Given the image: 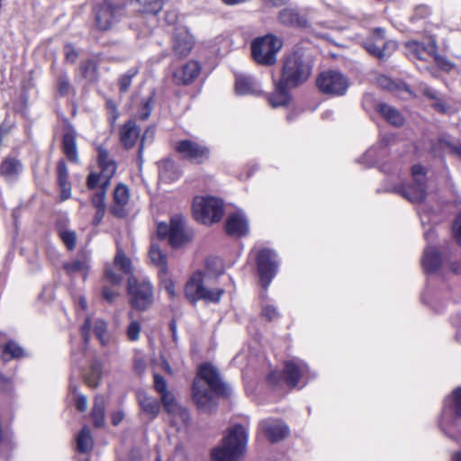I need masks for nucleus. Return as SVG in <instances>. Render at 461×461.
I'll return each instance as SVG.
<instances>
[{
	"instance_id": "obj_4",
	"label": "nucleus",
	"mask_w": 461,
	"mask_h": 461,
	"mask_svg": "<svg viewBox=\"0 0 461 461\" xmlns=\"http://www.w3.org/2000/svg\"><path fill=\"white\" fill-rule=\"evenodd\" d=\"M311 71L310 62L303 53L295 51L286 56L280 80L287 86L295 87L309 78Z\"/></svg>"
},
{
	"instance_id": "obj_14",
	"label": "nucleus",
	"mask_w": 461,
	"mask_h": 461,
	"mask_svg": "<svg viewBox=\"0 0 461 461\" xmlns=\"http://www.w3.org/2000/svg\"><path fill=\"white\" fill-rule=\"evenodd\" d=\"M308 366L301 360H290L285 363V369L282 374L272 372L269 375V380L274 384L279 383V376L282 375L287 385L294 387L298 384L299 380L306 374Z\"/></svg>"
},
{
	"instance_id": "obj_46",
	"label": "nucleus",
	"mask_w": 461,
	"mask_h": 461,
	"mask_svg": "<svg viewBox=\"0 0 461 461\" xmlns=\"http://www.w3.org/2000/svg\"><path fill=\"white\" fill-rule=\"evenodd\" d=\"M101 376H102L101 365L98 363H95L92 366V370H91L90 375H88L86 377V382L87 383V384L89 386L96 387L98 384V380L101 378Z\"/></svg>"
},
{
	"instance_id": "obj_20",
	"label": "nucleus",
	"mask_w": 461,
	"mask_h": 461,
	"mask_svg": "<svg viewBox=\"0 0 461 461\" xmlns=\"http://www.w3.org/2000/svg\"><path fill=\"white\" fill-rule=\"evenodd\" d=\"M225 230L228 235L237 238L249 233V223L242 210H237L228 214L225 222Z\"/></svg>"
},
{
	"instance_id": "obj_1",
	"label": "nucleus",
	"mask_w": 461,
	"mask_h": 461,
	"mask_svg": "<svg viewBox=\"0 0 461 461\" xmlns=\"http://www.w3.org/2000/svg\"><path fill=\"white\" fill-rule=\"evenodd\" d=\"M222 272V264L219 258H208L204 271H195L187 280L185 287L186 299L194 303L203 300L211 303H219L224 291L214 287L217 277Z\"/></svg>"
},
{
	"instance_id": "obj_49",
	"label": "nucleus",
	"mask_w": 461,
	"mask_h": 461,
	"mask_svg": "<svg viewBox=\"0 0 461 461\" xmlns=\"http://www.w3.org/2000/svg\"><path fill=\"white\" fill-rule=\"evenodd\" d=\"M105 191L106 189L98 190L92 197V203L95 209H105Z\"/></svg>"
},
{
	"instance_id": "obj_19",
	"label": "nucleus",
	"mask_w": 461,
	"mask_h": 461,
	"mask_svg": "<svg viewBox=\"0 0 461 461\" xmlns=\"http://www.w3.org/2000/svg\"><path fill=\"white\" fill-rule=\"evenodd\" d=\"M176 151L185 158L201 164L209 158V149L198 142L185 140L177 143Z\"/></svg>"
},
{
	"instance_id": "obj_62",
	"label": "nucleus",
	"mask_w": 461,
	"mask_h": 461,
	"mask_svg": "<svg viewBox=\"0 0 461 461\" xmlns=\"http://www.w3.org/2000/svg\"><path fill=\"white\" fill-rule=\"evenodd\" d=\"M158 367L164 370L166 373H167L170 375H173V371H172V368H171L169 363L163 357L160 359L159 363L158 364Z\"/></svg>"
},
{
	"instance_id": "obj_58",
	"label": "nucleus",
	"mask_w": 461,
	"mask_h": 461,
	"mask_svg": "<svg viewBox=\"0 0 461 461\" xmlns=\"http://www.w3.org/2000/svg\"><path fill=\"white\" fill-rule=\"evenodd\" d=\"M154 133H155V131L154 129L152 128H149L146 130V131L144 132L142 138H141V140H140V149H139V156L140 157L141 154H142V150H143V147H144V143L145 141L148 140V139H152L153 136H154Z\"/></svg>"
},
{
	"instance_id": "obj_11",
	"label": "nucleus",
	"mask_w": 461,
	"mask_h": 461,
	"mask_svg": "<svg viewBox=\"0 0 461 461\" xmlns=\"http://www.w3.org/2000/svg\"><path fill=\"white\" fill-rule=\"evenodd\" d=\"M413 184L399 190L400 194L411 203H420L426 197V172L422 166L414 165L411 168Z\"/></svg>"
},
{
	"instance_id": "obj_28",
	"label": "nucleus",
	"mask_w": 461,
	"mask_h": 461,
	"mask_svg": "<svg viewBox=\"0 0 461 461\" xmlns=\"http://www.w3.org/2000/svg\"><path fill=\"white\" fill-rule=\"evenodd\" d=\"M288 87L289 86L281 80L276 83L274 92L268 96V102L271 106L279 107L288 104L290 100V95L287 90Z\"/></svg>"
},
{
	"instance_id": "obj_51",
	"label": "nucleus",
	"mask_w": 461,
	"mask_h": 461,
	"mask_svg": "<svg viewBox=\"0 0 461 461\" xmlns=\"http://www.w3.org/2000/svg\"><path fill=\"white\" fill-rule=\"evenodd\" d=\"M452 231L457 243L461 244V213H459L455 219L452 226Z\"/></svg>"
},
{
	"instance_id": "obj_30",
	"label": "nucleus",
	"mask_w": 461,
	"mask_h": 461,
	"mask_svg": "<svg viewBox=\"0 0 461 461\" xmlns=\"http://www.w3.org/2000/svg\"><path fill=\"white\" fill-rule=\"evenodd\" d=\"M376 111L392 125L401 126L404 122L402 115L396 109L386 104H378Z\"/></svg>"
},
{
	"instance_id": "obj_32",
	"label": "nucleus",
	"mask_w": 461,
	"mask_h": 461,
	"mask_svg": "<svg viewBox=\"0 0 461 461\" xmlns=\"http://www.w3.org/2000/svg\"><path fill=\"white\" fill-rule=\"evenodd\" d=\"M113 197L117 206L112 209V212L122 217L123 216L122 207L127 204L130 198L129 189L124 185H119L114 190Z\"/></svg>"
},
{
	"instance_id": "obj_63",
	"label": "nucleus",
	"mask_w": 461,
	"mask_h": 461,
	"mask_svg": "<svg viewBox=\"0 0 461 461\" xmlns=\"http://www.w3.org/2000/svg\"><path fill=\"white\" fill-rule=\"evenodd\" d=\"M105 213V209H96L95 214L94 216L93 222L95 225H97L101 222Z\"/></svg>"
},
{
	"instance_id": "obj_38",
	"label": "nucleus",
	"mask_w": 461,
	"mask_h": 461,
	"mask_svg": "<svg viewBox=\"0 0 461 461\" xmlns=\"http://www.w3.org/2000/svg\"><path fill=\"white\" fill-rule=\"evenodd\" d=\"M77 447L81 453L89 452L93 448V438L89 427L84 426L77 435Z\"/></svg>"
},
{
	"instance_id": "obj_31",
	"label": "nucleus",
	"mask_w": 461,
	"mask_h": 461,
	"mask_svg": "<svg viewBox=\"0 0 461 461\" xmlns=\"http://www.w3.org/2000/svg\"><path fill=\"white\" fill-rule=\"evenodd\" d=\"M76 137V133L73 131H70L64 134L62 140V147L65 155L71 162L75 163L78 161Z\"/></svg>"
},
{
	"instance_id": "obj_8",
	"label": "nucleus",
	"mask_w": 461,
	"mask_h": 461,
	"mask_svg": "<svg viewBox=\"0 0 461 461\" xmlns=\"http://www.w3.org/2000/svg\"><path fill=\"white\" fill-rule=\"evenodd\" d=\"M128 294L131 306L140 311L149 309L154 302V288L146 278L130 277Z\"/></svg>"
},
{
	"instance_id": "obj_61",
	"label": "nucleus",
	"mask_w": 461,
	"mask_h": 461,
	"mask_svg": "<svg viewBox=\"0 0 461 461\" xmlns=\"http://www.w3.org/2000/svg\"><path fill=\"white\" fill-rule=\"evenodd\" d=\"M112 423L114 426L119 425L124 419V413L122 411H115L111 414Z\"/></svg>"
},
{
	"instance_id": "obj_23",
	"label": "nucleus",
	"mask_w": 461,
	"mask_h": 461,
	"mask_svg": "<svg viewBox=\"0 0 461 461\" xmlns=\"http://www.w3.org/2000/svg\"><path fill=\"white\" fill-rule=\"evenodd\" d=\"M200 70V65L196 61L190 60L175 72L174 78L178 84L187 85L199 75Z\"/></svg>"
},
{
	"instance_id": "obj_42",
	"label": "nucleus",
	"mask_w": 461,
	"mask_h": 461,
	"mask_svg": "<svg viewBox=\"0 0 461 461\" xmlns=\"http://www.w3.org/2000/svg\"><path fill=\"white\" fill-rule=\"evenodd\" d=\"M144 13L157 14L163 8L162 0H137Z\"/></svg>"
},
{
	"instance_id": "obj_25",
	"label": "nucleus",
	"mask_w": 461,
	"mask_h": 461,
	"mask_svg": "<svg viewBox=\"0 0 461 461\" xmlns=\"http://www.w3.org/2000/svg\"><path fill=\"white\" fill-rule=\"evenodd\" d=\"M421 264L426 273L437 271L441 265V257L439 251L429 245L424 250Z\"/></svg>"
},
{
	"instance_id": "obj_37",
	"label": "nucleus",
	"mask_w": 461,
	"mask_h": 461,
	"mask_svg": "<svg viewBox=\"0 0 461 461\" xmlns=\"http://www.w3.org/2000/svg\"><path fill=\"white\" fill-rule=\"evenodd\" d=\"M91 415L94 420V424L95 427H102L104 425L105 399L104 396H95Z\"/></svg>"
},
{
	"instance_id": "obj_22",
	"label": "nucleus",
	"mask_w": 461,
	"mask_h": 461,
	"mask_svg": "<svg viewBox=\"0 0 461 461\" xmlns=\"http://www.w3.org/2000/svg\"><path fill=\"white\" fill-rule=\"evenodd\" d=\"M259 430L270 442L285 438L289 432L288 427L280 420L266 419L259 423Z\"/></svg>"
},
{
	"instance_id": "obj_15",
	"label": "nucleus",
	"mask_w": 461,
	"mask_h": 461,
	"mask_svg": "<svg viewBox=\"0 0 461 461\" xmlns=\"http://www.w3.org/2000/svg\"><path fill=\"white\" fill-rule=\"evenodd\" d=\"M257 266L261 285L267 288L277 270L276 253L271 249H262L257 257Z\"/></svg>"
},
{
	"instance_id": "obj_24",
	"label": "nucleus",
	"mask_w": 461,
	"mask_h": 461,
	"mask_svg": "<svg viewBox=\"0 0 461 461\" xmlns=\"http://www.w3.org/2000/svg\"><path fill=\"white\" fill-rule=\"evenodd\" d=\"M160 400L168 414L178 416L184 422L188 420V412L176 402L174 394L170 391L160 394Z\"/></svg>"
},
{
	"instance_id": "obj_64",
	"label": "nucleus",
	"mask_w": 461,
	"mask_h": 461,
	"mask_svg": "<svg viewBox=\"0 0 461 461\" xmlns=\"http://www.w3.org/2000/svg\"><path fill=\"white\" fill-rule=\"evenodd\" d=\"M177 19V15L175 13H167V15H166V21L168 23H174Z\"/></svg>"
},
{
	"instance_id": "obj_59",
	"label": "nucleus",
	"mask_w": 461,
	"mask_h": 461,
	"mask_svg": "<svg viewBox=\"0 0 461 461\" xmlns=\"http://www.w3.org/2000/svg\"><path fill=\"white\" fill-rule=\"evenodd\" d=\"M118 295V292L115 289L109 288L104 286L103 289V296L108 302H113L116 296Z\"/></svg>"
},
{
	"instance_id": "obj_41",
	"label": "nucleus",
	"mask_w": 461,
	"mask_h": 461,
	"mask_svg": "<svg viewBox=\"0 0 461 461\" xmlns=\"http://www.w3.org/2000/svg\"><path fill=\"white\" fill-rule=\"evenodd\" d=\"M139 73V69L136 67L131 68L127 72L122 74L119 78V88L120 91L125 93L129 90L131 85L132 78Z\"/></svg>"
},
{
	"instance_id": "obj_43",
	"label": "nucleus",
	"mask_w": 461,
	"mask_h": 461,
	"mask_svg": "<svg viewBox=\"0 0 461 461\" xmlns=\"http://www.w3.org/2000/svg\"><path fill=\"white\" fill-rule=\"evenodd\" d=\"M88 263L86 260H74L70 263L65 265V269L68 274H75L77 272H82L84 275V278H86V272L88 270Z\"/></svg>"
},
{
	"instance_id": "obj_44",
	"label": "nucleus",
	"mask_w": 461,
	"mask_h": 461,
	"mask_svg": "<svg viewBox=\"0 0 461 461\" xmlns=\"http://www.w3.org/2000/svg\"><path fill=\"white\" fill-rule=\"evenodd\" d=\"M94 332L103 345H106L109 342L107 324L103 320H97L95 321Z\"/></svg>"
},
{
	"instance_id": "obj_34",
	"label": "nucleus",
	"mask_w": 461,
	"mask_h": 461,
	"mask_svg": "<svg viewBox=\"0 0 461 461\" xmlns=\"http://www.w3.org/2000/svg\"><path fill=\"white\" fill-rule=\"evenodd\" d=\"M149 255L151 262L158 268V274H167V256L158 244H151Z\"/></svg>"
},
{
	"instance_id": "obj_27",
	"label": "nucleus",
	"mask_w": 461,
	"mask_h": 461,
	"mask_svg": "<svg viewBox=\"0 0 461 461\" xmlns=\"http://www.w3.org/2000/svg\"><path fill=\"white\" fill-rule=\"evenodd\" d=\"M235 90L239 95H258L261 93L258 84L249 76L236 77Z\"/></svg>"
},
{
	"instance_id": "obj_10",
	"label": "nucleus",
	"mask_w": 461,
	"mask_h": 461,
	"mask_svg": "<svg viewBox=\"0 0 461 461\" xmlns=\"http://www.w3.org/2000/svg\"><path fill=\"white\" fill-rule=\"evenodd\" d=\"M457 418H461V387L456 388L452 395L445 401L439 418V426L445 433L456 425Z\"/></svg>"
},
{
	"instance_id": "obj_55",
	"label": "nucleus",
	"mask_w": 461,
	"mask_h": 461,
	"mask_svg": "<svg viewBox=\"0 0 461 461\" xmlns=\"http://www.w3.org/2000/svg\"><path fill=\"white\" fill-rule=\"evenodd\" d=\"M66 59L70 62H75L77 58V52L71 44H67L64 48Z\"/></svg>"
},
{
	"instance_id": "obj_60",
	"label": "nucleus",
	"mask_w": 461,
	"mask_h": 461,
	"mask_svg": "<svg viewBox=\"0 0 461 461\" xmlns=\"http://www.w3.org/2000/svg\"><path fill=\"white\" fill-rule=\"evenodd\" d=\"M91 328V321L89 318H86L85 323L82 327L81 333L85 342H87L89 339V330Z\"/></svg>"
},
{
	"instance_id": "obj_21",
	"label": "nucleus",
	"mask_w": 461,
	"mask_h": 461,
	"mask_svg": "<svg viewBox=\"0 0 461 461\" xmlns=\"http://www.w3.org/2000/svg\"><path fill=\"white\" fill-rule=\"evenodd\" d=\"M194 45V37L190 34L186 27L179 26L175 29L172 37V49L176 56H187Z\"/></svg>"
},
{
	"instance_id": "obj_45",
	"label": "nucleus",
	"mask_w": 461,
	"mask_h": 461,
	"mask_svg": "<svg viewBox=\"0 0 461 461\" xmlns=\"http://www.w3.org/2000/svg\"><path fill=\"white\" fill-rule=\"evenodd\" d=\"M129 317L131 319V321L127 327V330H126L127 338L131 341H136L139 339L140 333L141 330V326L138 321L133 319L131 312H129Z\"/></svg>"
},
{
	"instance_id": "obj_57",
	"label": "nucleus",
	"mask_w": 461,
	"mask_h": 461,
	"mask_svg": "<svg viewBox=\"0 0 461 461\" xmlns=\"http://www.w3.org/2000/svg\"><path fill=\"white\" fill-rule=\"evenodd\" d=\"M262 313L269 321H272L277 317L276 309L271 305L265 306L263 308Z\"/></svg>"
},
{
	"instance_id": "obj_48",
	"label": "nucleus",
	"mask_w": 461,
	"mask_h": 461,
	"mask_svg": "<svg viewBox=\"0 0 461 461\" xmlns=\"http://www.w3.org/2000/svg\"><path fill=\"white\" fill-rule=\"evenodd\" d=\"M59 236L68 249H73L76 247L77 239L74 231L63 230Z\"/></svg>"
},
{
	"instance_id": "obj_12",
	"label": "nucleus",
	"mask_w": 461,
	"mask_h": 461,
	"mask_svg": "<svg viewBox=\"0 0 461 461\" xmlns=\"http://www.w3.org/2000/svg\"><path fill=\"white\" fill-rule=\"evenodd\" d=\"M408 55L420 60H426L429 58H433L441 68L449 70L452 65L445 60L437 53V46L435 41H430L427 45L418 41H408L405 44Z\"/></svg>"
},
{
	"instance_id": "obj_54",
	"label": "nucleus",
	"mask_w": 461,
	"mask_h": 461,
	"mask_svg": "<svg viewBox=\"0 0 461 461\" xmlns=\"http://www.w3.org/2000/svg\"><path fill=\"white\" fill-rule=\"evenodd\" d=\"M58 88L61 95L68 93L69 88V81L67 76H60L58 80Z\"/></svg>"
},
{
	"instance_id": "obj_56",
	"label": "nucleus",
	"mask_w": 461,
	"mask_h": 461,
	"mask_svg": "<svg viewBox=\"0 0 461 461\" xmlns=\"http://www.w3.org/2000/svg\"><path fill=\"white\" fill-rule=\"evenodd\" d=\"M76 407L80 411H85L87 409V399L83 394L76 395L75 399Z\"/></svg>"
},
{
	"instance_id": "obj_17",
	"label": "nucleus",
	"mask_w": 461,
	"mask_h": 461,
	"mask_svg": "<svg viewBox=\"0 0 461 461\" xmlns=\"http://www.w3.org/2000/svg\"><path fill=\"white\" fill-rule=\"evenodd\" d=\"M117 270H120L122 274H130L131 272V260L121 249H117L113 265H107L105 267L104 280L112 285H119L122 280V276Z\"/></svg>"
},
{
	"instance_id": "obj_16",
	"label": "nucleus",
	"mask_w": 461,
	"mask_h": 461,
	"mask_svg": "<svg viewBox=\"0 0 461 461\" xmlns=\"http://www.w3.org/2000/svg\"><path fill=\"white\" fill-rule=\"evenodd\" d=\"M120 16L121 10L117 5L104 1L95 9V26L100 31H108L118 23Z\"/></svg>"
},
{
	"instance_id": "obj_36",
	"label": "nucleus",
	"mask_w": 461,
	"mask_h": 461,
	"mask_svg": "<svg viewBox=\"0 0 461 461\" xmlns=\"http://www.w3.org/2000/svg\"><path fill=\"white\" fill-rule=\"evenodd\" d=\"M158 174L161 180L170 182L178 177L177 167L171 159H164L158 164Z\"/></svg>"
},
{
	"instance_id": "obj_9",
	"label": "nucleus",
	"mask_w": 461,
	"mask_h": 461,
	"mask_svg": "<svg viewBox=\"0 0 461 461\" xmlns=\"http://www.w3.org/2000/svg\"><path fill=\"white\" fill-rule=\"evenodd\" d=\"M97 161L101 173H91L87 178V186L90 189H95L100 186V190L106 189L110 184V179L116 172V164L110 158L108 151L99 147L97 149Z\"/></svg>"
},
{
	"instance_id": "obj_18",
	"label": "nucleus",
	"mask_w": 461,
	"mask_h": 461,
	"mask_svg": "<svg viewBox=\"0 0 461 461\" xmlns=\"http://www.w3.org/2000/svg\"><path fill=\"white\" fill-rule=\"evenodd\" d=\"M364 47L371 55L383 59L395 50L396 42L384 41L383 30L378 28L374 32L373 38L365 42Z\"/></svg>"
},
{
	"instance_id": "obj_50",
	"label": "nucleus",
	"mask_w": 461,
	"mask_h": 461,
	"mask_svg": "<svg viewBox=\"0 0 461 461\" xmlns=\"http://www.w3.org/2000/svg\"><path fill=\"white\" fill-rule=\"evenodd\" d=\"M154 388L159 394L168 392L167 382L158 374H154Z\"/></svg>"
},
{
	"instance_id": "obj_5",
	"label": "nucleus",
	"mask_w": 461,
	"mask_h": 461,
	"mask_svg": "<svg viewBox=\"0 0 461 461\" xmlns=\"http://www.w3.org/2000/svg\"><path fill=\"white\" fill-rule=\"evenodd\" d=\"M157 232L159 237L167 238L175 249L187 245L194 238L193 230L186 227L185 220L179 215L172 217L168 224L158 223Z\"/></svg>"
},
{
	"instance_id": "obj_7",
	"label": "nucleus",
	"mask_w": 461,
	"mask_h": 461,
	"mask_svg": "<svg viewBox=\"0 0 461 461\" xmlns=\"http://www.w3.org/2000/svg\"><path fill=\"white\" fill-rule=\"evenodd\" d=\"M224 212L221 200L212 196H198L193 203V214L195 220L204 224L221 221Z\"/></svg>"
},
{
	"instance_id": "obj_26",
	"label": "nucleus",
	"mask_w": 461,
	"mask_h": 461,
	"mask_svg": "<svg viewBox=\"0 0 461 461\" xmlns=\"http://www.w3.org/2000/svg\"><path fill=\"white\" fill-rule=\"evenodd\" d=\"M140 137V130L133 121H128L120 130V139L126 149L132 148Z\"/></svg>"
},
{
	"instance_id": "obj_2",
	"label": "nucleus",
	"mask_w": 461,
	"mask_h": 461,
	"mask_svg": "<svg viewBox=\"0 0 461 461\" xmlns=\"http://www.w3.org/2000/svg\"><path fill=\"white\" fill-rule=\"evenodd\" d=\"M226 393V385L218 370L210 364L201 365L192 386V398L197 408L203 412H212L217 405L218 396Z\"/></svg>"
},
{
	"instance_id": "obj_52",
	"label": "nucleus",
	"mask_w": 461,
	"mask_h": 461,
	"mask_svg": "<svg viewBox=\"0 0 461 461\" xmlns=\"http://www.w3.org/2000/svg\"><path fill=\"white\" fill-rule=\"evenodd\" d=\"M61 190V200L65 201L71 196V185L68 180L58 181Z\"/></svg>"
},
{
	"instance_id": "obj_53",
	"label": "nucleus",
	"mask_w": 461,
	"mask_h": 461,
	"mask_svg": "<svg viewBox=\"0 0 461 461\" xmlns=\"http://www.w3.org/2000/svg\"><path fill=\"white\" fill-rule=\"evenodd\" d=\"M68 179V173L64 160H59L58 163V181H64Z\"/></svg>"
},
{
	"instance_id": "obj_40",
	"label": "nucleus",
	"mask_w": 461,
	"mask_h": 461,
	"mask_svg": "<svg viewBox=\"0 0 461 461\" xmlns=\"http://www.w3.org/2000/svg\"><path fill=\"white\" fill-rule=\"evenodd\" d=\"M80 71L82 76L89 81H94L97 77V68L94 60L83 61L80 66Z\"/></svg>"
},
{
	"instance_id": "obj_47",
	"label": "nucleus",
	"mask_w": 461,
	"mask_h": 461,
	"mask_svg": "<svg viewBox=\"0 0 461 461\" xmlns=\"http://www.w3.org/2000/svg\"><path fill=\"white\" fill-rule=\"evenodd\" d=\"M158 277L162 287L166 290L169 297L174 298L176 296V290L173 281L167 276V274H158Z\"/></svg>"
},
{
	"instance_id": "obj_29",
	"label": "nucleus",
	"mask_w": 461,
	"mask_h": 461,
	"mask_svg": "<svg viewBox=\"0 0 461 461\" xmlns=\"http://www.w3.org/2000/svg\"><path fill=\"white\" fill-rule=\"evenodd\" d=\"M138 402L142 410L150 419L158 416L160 411V404L157 399L149 396L143 392L138 393Z\"/></svg>"
},
{
	"instance_id": "obj_33",
	"label": "nucleus",
	"mask_w": 461,
	"mask_h": 461,
	"mask_svg": "<svg viewBox=\"0 0 461 461\" xmlns=\"http://www.w3.org/2000/svg\"><path fill=\"white\" fill-rule=\"evenodd\" d=\"M23 171V165L15 158H5L1 165V173L8 180H14Z\"/></svg>"
},
{
	"instance_id": "obj_6",
	"label": "nucleus",
	"mask_w": 461,
	"mask_h": 461,
	"mask_svg": "<svg viewBox=\"0 0 461 461\" xmlns=\"http://www.w3.org/2000/svg\"><path fill=\"white\" fill-rule=\"evenodd\" d=\"M282 46V40L273 34L258 37L251 42L252 57L260 65L271 66L276 62Z\"/></svg>"
},
{
	"instance_id": "obj_35",
	"label": "nucleus",
	"mask_w": 461,
	"mask_h": 461,
	"mask_svg": "<svg viewBox=\"0 0 461 461\" xmlns=\"http://www.w3.org/2000/svg\"><path fill=\"white\" fill-rule=\"evenodd\" d=\"M278 20L285 25L305 26L306 20L292 8H285L279 12Z\"/></svg>"
},
{
	"instance_id": "obj_39",
	"label": "nucleus",
	"mask_w": 461,
	"mask_h": 461,
	"mask_svg": "<svg viewBox=\"0 0 461 461\" xmlns=\"http://www.w3.org/2000/svg\"><path fill=\"white\" fill-rule=\"evenodd\" d=\"M24 355L23 349L14 341L0 347V357L4 361L21 357Z\"/></svg>"
},
{
	"instance_id": "obj_13",
	"label": "nucleus",
	"mask_w": 461,
	"mask_h": 461,
	"mask_svg": "<svg viewBox=\"0 0 461 461\" xmlns=\"http://www.w3.org/2000/svg\"><path fill=\"white\" fill-rule=\"evenodd\" d=\"M316 84L318 88L324 94L341 95L346 89V79L341 72L329 70L321 73Z\"/></svg>"
},
{
	"instance_id": "obj_3",
	"label": "nucleus",
	"mask_w": 461,
	"mask_h": 461,
	"mask_svg": "<svg viewBox=\"0 0 461 461\" xmlns=\"http://www.w3.org/2000/svg\"><path fill=\"white\" fill-rule=\"evenodd\" d=\"M248 432L241 425L230 428L221 444L212 452L214 461H239L246 451Z\"/></svg>"
}]
</instances>
